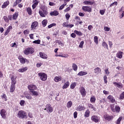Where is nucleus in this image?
Segmentation results:
<instances>
[{
	"label": "nucleus",
	"mask_w": 124,
	"mask_h": 124,
	"mask_svg": "<svg viewBox=\"0 0 124 124\" xmlns=\"http://www.w3.org/2000/svg\"><path fill=\"white\" fill-rule=\"evenodd\" d=\"M17 118H19V119H28V114L26 111L20 110L18 112Z\"/></svg>",
	"instance_id": "nucleus-1"
},
{
	"label": "nucleus",
	"mask_w": 124,
	"mask_h": 124,
	"mask_svg": "<svg viewBox=\"0 0 124 124\" xmlns=\"http://www.w3.org/2000/svg\"><path fill=\"white\" fill-rule=\"evenodd\" d=\"M42 10L39 11V13L41 17H46V15H47L48 12H47V7H42Z\"/></svg>",
	"instance_id": "nucleus-2"
},
{
	"label": "nucleus",
	"mask_w": 124,
	"mask_h": 124,
	"mask_svg": "<svg viewBox=\"0 0 124 124\" xmlns=\"http://www.w3.org/2000/svg\"><path fill=\"white\" fill-rule=\"evenodd\" d=\"M38 75L42 81H46L47 80V76L45 73H39Z\"/></svg>",
	"instance_id": "nucleus-3"
},
{
	"label": "nucleus",
	"mask_w": 124,
	"mask_h": 124,
	"mask_svg": "<svg viewBox=\"0 0 124 124\" xmlns=\"http://www.w3.org/2000/svg\"><path fill=\"white\" fill-rule=\"evenodd\" d=\"M34 52V49L33 48H26L24 51L25 55H30V54H33Z\"/></svg>",
	"instance_id": "nucleus-4"
},
{
	"label": "nucleus",
	"mask_w": 124,
	"mask_h": 124,
	"mask_svg": "<svg viewBox=\"0 0 124 124\" xmlns=\"http://www.w3.org/2000/svg\"><path fill=\"white\" fill-rule=\"evenodd\" d=\"M44 110H46L47 113H52L54 109H53V107L50 104H47L46 106V108Z\"/></svg>",
	"instance_id": "nucleus-5"
},
{
	"label": "nucleus",
	"mask_w": 124,
	"mask_h": 124,
	"mask_svg": "<svg viewBox=\"0 0 124 124\" xmlns=\"http://www.w3.org/2000/svg\"><path fill=\"white\" fill-rule=\"evenodd\" d=\"M91 120L93 122H94V123H99L100 122L99 117L95 115L92 116Z\"/></svg>",
	"instance_id": "nucleus-6"
},
{
	"label": "nucleus",
	"mask_w": 124,
	"mask_h": 124,
	"mask_svg": "<svg viewBox=\"0 0 124 124\" xmlns=\"http://www.w3.org/2000/svg\"><path fill=\"white\" fill-rule=\"evenodd\" d=\"M37 27H38V22L37 21H34L32 22L31 25V31L35 30Z\"/></svg>",
	"instance_id": "nucleus-7"
},
{
	"label": "nucleus",
	"mask_w": 124,
	"mask_h": 124,
	"mask_svg": "<svg viewBox=\"0 0 124 124\" xmlns=\"http://www.w3.org/2000/svg\"><path fill=\"white\" fill-rule=\"evenodd\" d=\"M0 114L2 119H6V115L7 114L6 113V110L3 109H1L0 111Z\"/></svg>",
	"instance_id": "nucleus-8"
},
{
	"label": "nucleus",
	"mask_w": 124,
	"mask_h": 124,
	"mask_svg": "<svg viewBox=\"0 0 124 124\" xmlns=\"http://www.w3.org/2000/svg\"><path fill=\"white\" fill-rule=\"evenodd\" d=\"M28 88L30 90V92L31 91H34V90H36L37 89V87L34 85L31 84L28 85Z\"/></svg>",
	"instance_id": "nucleus-9"
},
{
	"label": "nucleus",
	"mask_w": 124,
	"mask_h": 124,
	"mask_svg": "<svg viewBox=\"0 0 124 124\" xmlns=\"http://www.w3.org/2000/svg\"><path fill=\"white\" fill-rule=\"evenodd\" d=\"M82 10L86 12L87 11V12H92V8L87 6H85L82 7Z\"/></svg>",
	"instance_id": "nucleus-10"
},
{
	"label": "nucleus",
	"mask_w": 124,
	"mask_h": 124,
	"mask_svg": "<svg viewBox=\"0 0 124 124\" xmlns=\"http://www.w3.org/2000/svg\"><path fill=\"white\" fill-rule=\"evenodd\" d=\"M104 118L106 120V121H112V120H113V116H110L108 114H105L104 116Z\"/></svg>",
	"instance_id": "nucleus-11"
},
{
	"label": "nucleus",
	"mask_w": 124,
	"mask_h": 124,
	"mask_svg": "<svg viewBox=\"0 0 124 124\" xmlns=\"http://www.w3.org/2000/svg\"><path fill=\"white\" fill-rule=\"evenodd\" d=\"M17 79V77L13 76L11 78V84L12 85H16V83L17 81H16Z\"/></svg>",
	"instance_id": "nucleus-12"
},
{
	"label": "nucleus",
	"mask_w": 124,
	"mask_h": 124,
	"mask_svg": "<svg viewBox=\"0 0 124 124\" xmlns=\"http://www.w3.org/2000/svg\"><path fill=\"white\" fill-rule=\"evenodd\" d=\"M80 93L82 95V96H85L86 95L87 93L86 92V90H85V88L83 87H81L80 89Z\"/></svg>",
	"instance_id": "nucleus-13"
},
{
	"label": "nucleus",
	"mask_w": 124,
	"mask_h": 124,
	"mask_svg": "<svg viewBox=\"0 0 124 124\" xmlns=\"http://www.w3.org/2000/svg\"><path fill=\"white\" fill-rule=\"evenodd\" d=\"M21 63L24 64L26 62H29V61L26 58H24L23 57H20L18 58Z\"/></svg>",
	"instance_id": "nucleus-14"
},
{
	"label": "nucleus",
	"mask_w": 124,
	"mask_h": 124,
	"mask_svg": "<svg viewBox=\"0 0 124 124\" xmlns=\"http://www.w3.org/2000/svg\"><path fill=\"white\" fill-rule=\"evenodd\" d=\"M90 0H85L83 2V3L86 5H93L94 3V1H89Z\"/></svg>",
	"instance_id": "nucleus-15"
},
{
	"label": "nucleus",
	"mask_w": 124,
	"mask_h": 124,
	"mask_svg": "<svg viewBox=\"0 0 124 124\" xmlns=\"http://www.w3.org/2000/svg\"><path fill=\"white\" fill-rule=\"evenodd\" d=\"M113 85L115 86V87H117V88H119V89H122L124 87V85H123V84L122 83H118V82H113Z\"/></svg>",
	"instance_id": "nucleus-16"
},
{
	"label": "nucleus",
	"mask_w": 124,
	"mask_h": 124,
	"mask_svg": "<svg viewBox=\"0 0 124 124\" xmlns=\"http://www.w3.org/2000/svg\"><path fill=\"white\" fill-rule=\"evenodd\" d=\"M39 55H40V58H41L42 59H47L48 58V56L46 54L43 52H40Z\"/></svg>",
	"instance_id": "nucleus-17"
},
{
	"label": "nucleus",
	"mask_w": 124,
	"mask_h": 124,
	"mask_svg": "<svg viewBox=\"0 0 124 124\" xmlns=\"http://www.w3.org/2000/svg\"><path fill=\"white\" fill-rule=\"evenodd\" d=\"M63 27H65L66 28H72L73 27H74V25L73 24H68L67 22H64L62 24Z\"/></svg>",
	"instance_id": "nucleus-18"
},
{
	"label": "nucleus",
	"mask_w": 124,
	"mask_h": 124,
	"mask_svg": "<svg viewBox=\"0 0 124 124\" xmlns=\"http://www.w3.org/2000/svg\"><path fill=\"white\" fill-rule=\"evenodd\" d=\"M108 99L112 103H114L116 101V99H115V98L113 97L112 95H109L108 97Z\"/></svg>",
	"instance_id": "nucleus-19"
},
{
	"label": "nucleus",
	"mask_w": 124,
	"mask_h": 124,
	"mask_svg": "<svg viewBox=\"0 0 124 124\" xmlns=\"http://www.w3.org/2000/svg\"><path fill=\"white\" fill-rule=\"evenodd\" d=\"M30 93H32V95L34 96H38V95H39V92L34 90H31Z\"/></svg>",
	"instance_id": "nucleus-20"
},
{
	"label": "nucleus",
	"mask_w": 124,
	"mask_h": 124,
	"mask_svg": "<svg viewBox=\"0 0 124 124\" xmlns=\"http://www.w3.org/2000/svg\"><path fill=\"white\" fill-rule=\"evenodd\" d=\"M50 16H58L59 15V12L58 11H54L50 13Z\"/></svg>",
	"instance_id": "nucleus-21"
},
{
	"label": "nucleus",
	"mask_w": 124,
	"mask_h": 124,
	"mask_svg": "<svg viewBox=\"0 0 124 124\" xmlns=\"http://www.w3.org/2000/svg\"><path fill=\"white\" fill-rule=\"evenodd\" d=\"M94 72L95 74H99L101 72V69L99 67H96L94 69Z\"/></svg>",
	"instance_id": "nucleus-22"
},
{
	"label": "nucleus",
	"mask_w": 124,
	"mask_h": 124,
	"mask_svg": "<svg viewBox=\"0 0 124 124\" xmlns=\"http://www.w3.org/2000/svg\"><path fill=\"white\" fill-rule=\"evenodd\" d=\"M86 109V108L83 106H80L79 105L78 107L77 108L76 110L77 111H83V110H85Z\"/></svg>",
	"instance_id": "nucleus-23"
},
{
	"label": "nucleus",
	"mask_w": 124,
	"mask_h": 124,
	"mask_svg": "<svg viewBox=\"0 0 124 124\" xmlns=\"http://www.w3.org/2000/svg\"><path fill=\"white\" fill-rule=\"evenodd\" d=\"M69 87V81H67L66 82L64 85H63V86L62 87V88L63 89H67L68 87Z\"/></svg>",
	"instance_id": "nucleus-24"
},
{
	"label": "nucleus",
	"mask_w": 124,
	"mask_h": 124,
	"mask_svg": "<svg viewBox=\"0 0 124 124\" xmlns=\"http://www.w3.org/2000/svg\"><path fill=\"white\" fill-rule=\"evenodd\" d=\"M88 74V72H84V71H80L78 74V76H84L85 75H87Z\"/></svg>",
	"instance_id": "nucleus-25"
},
{
	"label": "nucleus",
	"mask_w": 124,
	"mask_h": 124,
	"mask_svg": "<svg viewBox=\"0 0 124 124\" xmlns=\"http://www.w3.org/2000/svg\"><path fill=\"white\" fill-rule=\"evenodd\" d=\"M114 110L115 112H116V113H120L121 111V108L120 107V106L116 105L115 107Z\"/></svg>",
	"instance_id": "nucleus-26"
},
{
	"label": "nucleus",
	"mask_w": 124,
	"mask_h": 124,
	"mask_svg": "<svg viewBox=\"0 0 124 124\" xmlns=\"http://www.w3.org/2000/svg\"><path fill=\"white\" fill-rule=\"evenodd\" d=\"M42 24L43 25V27L45 28V27L47 26V24H48V20H47V19H44L42 21Z\"/></svg>",
	"instance_id": "nucleus-27"
},
{
	"label": "nucleus",
	"mask_w": 124,
	"mask_h": 124,
	"mask_svg": "<svg viewBox=\"0 0 124 124\" xmlns=\"http://www.w3.org/2000/svg\"><path fill=\"white\" fill-rule=\"evenodd\" d=\"M54 81L55 82H60V81H62V77L58 76V77H55L54 78Z\"/></svg>",
	"instance_id": "nucleus-28"
},
{
	"label": "nucleus",
	"mask_w": 124,
	"mask_h": 124,
	"mask_svg": "<svg viewBox=\"0 0 124 124\" xmlns=\"http://www.w3.org/2000/svg\"><path fill=\"white\" fill-rule=\"evenodd\" d=\"M9 5V1H6V2L3 3V4L2 5V8H6L7 6Z\"/></svg>",
	"instance_id": "nucleus-29"
},
{
	"label": "nucleus",
	"mask_w": 124,
	"mask_h": 124,
	"mask_svg": "<svg viewBox=\"0 0 124 124\" xmlns=\"http://www.w3.org/2000/svg\"><path fill=\"white\" fill-rule=\"evenodd\" d=\"M28 70V67H23V68L18 69V72H25V71H27Z\"/></svg>",
	"instance_id": "nucleus-30"
},
{
	"label": "nucleus",
	"mask_w": 124,
	"mask_h": 124,
	"mask_svg": "<svg viewBox=\"0 0 124 124\" xmlns=\"http://www.w3.org/2000/svg\"><path fill=\"white\" fill-rule=\"evenodd\" d=\"M116 56L118 59H122V58H123V52L120 51L119 52L117 53Z\"/></svg>",
	"instance_id": "nucleus-31"
},
{
	"label": "nucleus",
	"mask_w": 124,
	"mask_h": 124,
	"mask_svg": "<svg viewBox=\"0 0 124 124\" xmlns=\"http://www.w3.org/2000/svg\"><path fill=\"white\" fill-rule=\"evenodd\" d=\"M102 46L104 47V48L107 49V50H109V48H108V45L106 42H103L102 44Z\"/></svg>",
	"instance_id": "nucleus-32"
},
{
	"label": "nucleus",
	"mask_w": 124,
	"mask_h": 124,
	"mask_svg": "<svg viewBox=\"0 0 124 124\" xmlns=\"http://www.w3.org/2000/svg\"><path fill=\"white\" fill-rule=\"evenodd\" d=\"M24 95L25 96V97H26L27 98V99H29V100L32 99V97H31V95H30L29 94H27L25 92H24Z\"/></svg>",
	"instance_id": "nucleus-33"
},
{
	"label": "nucleus",
	"mask_w": 124,
	"mask_h": 124,
	"mask_svg": "<svg viewBox=\"0 0 124 124\" xmlns=\"http://www.w3.org/2000/svg\"><path fill=\"white\" fill-rule=\"evenodd\" d=\"M15 85L16 84H11L10 87V92L13 93L15 91Z\"/></svg>",
	"instance_id": "nucleus-34"
},
{
	"label": "nucleus",
	"mask_w": 124,
	"mask_h": 124,
	"mask_svg": "<svg viewBox=\"0 0 124 124\" xmlns=\"http://www.w3.org/2000/svg\"><path fill=\"white\" fill-rule=\"evenodd\" d=\"M1 97L3 100H4V101H7V96L4 93H3L2 95L1 96Z\"/></svg>",
	"instance_id": "nucleus-35"
},
{
	"label": "nucleus",
	"mask_w": 124,
	"mask_h": 124,
	"mask_svg": "<svg viewBox=\"0 0 124 124\" xmlns=\"http://www.w3.org/2000/svg\"><path fill=\"white\" fill-rule=\"evenodd\" d=\"M84 117L86 118H89L90 117V110L87 109L85 112Z\"/></svg>",
	"instance_id": "nucleus-36"
},
{
	"label": "nucleus",
	"mask_w": 124,
	"mask_h": 124,
	"mask_svg": "<svg viewBox=\"0 0 124 124\" xmlns=\"http://www.w3.org/2000/svg\"><path fill=\"white\" fill-rule=\"evenodd\" d=\"M72 67L74 71H77V69H78V66H77L76 64L73 63L72 65Z\"/></svg>",
	"instance_id": "nucleus-37"
},
{
	"label": "nucleus",
	"mask_w": 124,
	"mask_h": 124,
	"mask_svg": "<svg viewBox=\"0 0 124 124\" xmlns=\"http://www.w3.org/2000/svg\"><path fill=\"white\" fill-rule=\"evenodd\" d=\"M34 3L32 5V7L33 9H34L37 5H38V3H39V1L33 2Z\"/></svg>",
	"instance_id": "nucleus-38"
},
{
	"label": "nucleus",
	"mask_w": 124,
	"mask_h": 124,
	"mask_svg": "<svg viewBox=\"0 0 124 124\" xmlns=\"http://www.w3.org/2000/svg\"><path fill=\"white\" fill-rule=\"evenodd\" d=\"M18 12L15 13L13 16V19L14 20H16V19L18 18Z\"/></svg>",
	"instance_id": "nucleus-39"
},
{
	"label": "nucleus",
	"mask_w": 124,
	"mask_h": 124,
	"mask_svg": "<svg viewBox=\"0 0 124 124\" xmlns=\"http://www.w3.org/2000/svg\"><path fill=\"white\" fill-rule=\"evenodd\" d=\"M94 42L96 45L98 44V37L97 36H95L94 37Z\"/></svg>",
	"instance_id": "nucleus-40"
},
{
	"label": "nucleus",
	"mask_w": 124,
	"mask_h": 124,
	"mask_svg": "<svg viewBox=\"0 0 124 124\" xmlns=\"http://www.w3.org/2000/svg\"><path fill=\"white\" fill-rule=\"evenodd\" d=\"M72 106V101H69L67 104V108H70Z\"/></svg>",
	"instance_id": "nucleus-41"
},
{
	"label": "nucleus",
	"mask_w": 124,
	"mask_h": 124,
	"mask_svg": "<svg viewBox=\"0 0 124 124\" xmlns=\"http://www.w3.org/2000/svg\"><path fill=\"white\" fill-rule=\"evenodd\" d=\"M95 100H96V99L94 96H93V97H92L90 99V101L91 102H92V103H94V102H95Z\"/></svg>",
	"instance_id": "nucleus-42"
},
{
	"label": "nucleus",
	"mask_w": 124,
	"mask_h": 124,
	"mask_svg": "<svg viewBox=\"0 0 124 124\" xmlns=\"http://www.w3.org/2000/svg\"><path fill=\"white\" fill-rule=\"evenodd\" d=\"M122 120H123V117H119L116 121V124H120L121 123V122L122 121Z\"/></svg>",
	"instance_id": "nucleus-43"
},
{
	"label": "nucleus",
	"mask_w": 124,
	"mask_h": 124,
	"mask_svg": "<svg viewBox=\"0 0 124 124\" xmlns=\"http://www.w3.org/2000/svg\"><path fill=\"white\" fill-rule=\"evenodd\" d=\"M88 106L89 108L91 109V110H94L95 109L94 107H93V105H92V104H88Z\"/></svg>",
	"instance_id": "nucleus-44"
},
{
	"label": "nucleus",
	"mask_w": 124,
	"mask_h": 124,
	"mask_svg": "<svg viewBox=\"0 0 124 124\" xmlns=\"http://www.w3.org/2000/svg\"><path fill=\"white\" fill-rule=\"evenodd\" d=\"M27 12H28L29 15H31V8H27Z\"/></svg>",
	"instance_id": "nucleus-45"
},
{
	"label": "nucleus",
	"mask_w": 124,
	"mask_h": 124,
	"mask_svg": "<svg viewBox=\"0 0 124 124\" xmlns=\"http://www.w3.org/2000/svg\"><path fill=\"white\" fill-rule=\"evenodd\" d=\"M74 32L78 35H79V36L82 35V32H81V31H78L75 30L74 31Z\"/></svg>",
	"instance_id": "nucleus-46"
},
{
	"label": "nucleus",
	"mask_w": 124,
	"mask_h": 124,
	"mask_svg": "<svg viewBox=\"0 0 124 124\" xmlns=\"http://www.w3.org/2000/svg\"><path fill=\"white\" fill-rule=\"evenodd\" d=\"M75 87H76V82H74L73 83H72V84L71 85V89H72V90H73V89H74V88H75Z\"/></svg>",
	"instance_id": "nucleus-47"
},
{
	"label": "nucleus",
	"mask_w": 124,
	"mask_h": 124,
	"mask_svg": "<svg viewBox=\"0 0 124 124\" xmlns=\"http://www.w3.org/2000/svg\"><path fill=\"white\" fill-rule=\"evenodd\" d=\"M114 5H118V2L117 1H114L113 3H111L110 5H109V7H112V6H114Z\"/></svg>",
	"instance_id": "nucleus-48"
},
{
	"label": "nucleus",
	"mask_w": 124,
	"mask_h": 124,
	"mask_svg": "<svg viewBox=\"0 0 124 124\" xmlns=\"http://www.w3.org/2000/svg\"><path fill=\"white\" fill-rule=\"evenodd\" d=\"M114 107H115V104H112L110 105V108L112 112H115V108H114Z\"/></svg>",
	"instance_id": "nucleus-49"
},
{
	"label": "nucleus",
	"mask_w": 124,
	"mask_h": 124,
	"mask_svg": "<svg viewBox=\"0 0 124 124\" xmlns=\"http://www.w3.org/2000/svg\"><path fill=\"white\" fill-rule=\"evenodd\" d=\"M84 41H81L80 43V44L78 46V47L79 48H83V46H84Z\"/></svg>",
	"instance_id": "nucleus-50"
},
{
	"label": "nucleus",
	"mask_w": 124,
	"mask_h": 124,
	"mask_svg": "<svg viewBox=\"0 0 124 124\" xmlns=\"http://www.w3.org/2000/svg\"><path fill=\"white\" fill-rule=\"evenodd\" d=\"M66 5V3H65L64 4H62L61 5L59 8V10H62L63 8H64V7Z\"/></svg>",
	"instance_id": "nucleus-51"
},
{
	"label": "nucleus",
	"mask_w": 124,
	"mask_h": 124,
	"mask_svg": "<svg viewBox=\"0 0 124 124\" xmlns=\"http://www.w3.org/2000/svg\"><path fill=\"white\" fill-rule=\"evenodd\" d=\"M120 99H124V92H123L120 96Z\"/></svg>",
	"instance_id": "nucleus-52"
},
{
	"label": "nucleus",
	"mask_w": 124,
	"mask_h": 124,
	"mask_svg": "<svg viewBox=\"0 0 124 124\" xmlns=\"http://www.w3.org/2000/svg\"><path fill=\"white\" fill-rule=\"evenodd\" d=\"M104 29V31H109L110 30V28L107 27V26H105Z\"/></svg>",
	"instance_id": "nucleus-53"
},
{
	"label": "nucleus",
	"mask_w": 124,
	"mask_h": 124,
	"mask_svg": "<svg viewBox=\"0 0 124 124\" xmlns=\"http://www.w3.org/2000/svg\"><path fill=\"white\" fill-rule=\"evenodd\" d=\"M55 26H56V23H52L51 24H50L48 26V29H51V28H52V27Z\"/></svg>",
	"instance_id": "nucleus-54"
},
{
	"label": "nucleus",
	"mask_w": 124,
	"mask_h": 124,
	"mask_svg": "<svg viewBox=\"0 0 124 124\" xmlns=\"http://www.w3.org/2000/svg\"><path fill=\"white\" fill-rule=\"evenodd\" d=\"M33 43H35V44H40V40L34 41Z\"/></svg>",
	"instance_id": "nucleus-55"
},
{
	"label": "nucleus",
	"mask_w": 124,
	"mask_h": 124,
	"mask_svg": "<svg viewBox=\"0 0 124 124\" xmlns=\"http://www.w3.org/2000/svg\"><path fill=\"white\" fill-rule=\"evenodd\" d=\"M65 17L66 20H69V18H70V15H69L68 14H66L65 15Z\"/></svg>",
	"instance_id": "nucleus-56"
},
{
	"label": "nucleus",
	"mask_w": 124,
	"mask_h": 124,
	"mask_svg": "<svg viewBox=\"0 0 124 124\" xmlns=\"http://www.w3.org/2000/svg\"><path fill=\"white\" fill-rule=\"evenodd\" d=\"M104 80L106 84L107 83V77L106 76H104Z\"/></svg>",
	"instance_id": "nucleus-57"
},
{
	"label": "nucleus",
	"mask_w": 124,
	"mask_h": 124,
	"mask_svg": "<svg viewBox=\"0 0 124 124\" xmlns=\"http://www.w3.org/2000/svg\"><path fill=\"white\" fill-rule=\"evenodd\" d=\"M20 104L21 106H24V104H25V101L24 100H21L20 102Z\"/></svg>",
	"instance_id": "nucleus-58"
},
{
	"label": "nucleus",
	"mask_w": 124,
	"mask_h": 124,
	"mask_svg": "<svg viewBox=\"0 0 124 124\" xmlns=\"http://www.w3.org/2000/svg\"><path fill=\"white\" fill-rule=\"evenodd\" d=\"M23 33H24V34L25 35L29 34V33H30V31L28 30H25Z\"/></svg>",
	"instance_id": "nucleus-59"
},
{
	"label": "nucleus",
	"mask_w": 124,
	"mask_h": 124,
	"mask_svg": "<svg viewBox=\"0 0 124 124\" xmlns=\"http://www.w3.org/2000/svg\"><path fill=\"white\" fill-rule=\"evenodd\" d=\"M120 19H122L124 16V12H122V13H121V14H120Z\"/></svg>",
	"instance_id": "nucleus-60"
},
{
	"label": "nucleus",
	"mask_w": 124,
	"mask_h": 124,
	"mask_svg": "<svg viewBox=\"0 0 124 124\" xmlns=\"http://www.w3.org/2000/svg\"><path fill=\"white\" fill-rule=\"evenodd\" d=\"M100 13L101 15H104V14L105 13V11L103 10H100Z\"/></svg>",
	"instance_id": "nucleus-61"
},
{
	"label": "nucleus",
	"mask_w": 124,
	"mask_h": 124,
	"mask_svg": "<svg viewBox=\"0 0 124 124\" xmlns=\"http://www.w3.org/2000/svg\"><path fill=\"white\" fill-rule=\"evenodd\" d=\"M105 71L106 74H107V75H109V74H110V72H109V70H108V69L105 70Z\"/></svg>",
	"instance_id": "nucleus-62"
},
{
	"label": "nucleus",
	"mask_w": 124,
	"mask_h": 124,
	"mask_svg": "<svg viewBox=\"0 0 124 124\" xmlns=\"http://www.w3.org/2000/svg\"><path fill=\"white\" fill-rule=\"evenodd\" d=\"M71 37H73V38H75V37H76V34L75 33H72L71 34Z\"/></svg>",
	"instance_id": "nucleus-63"
},
{
	"label": "nucleus",
	"mask_w": 124,
	"mask_h": 124,
	"mask_svg": "<svg viewBox=\"0 0 124 124\" xmlns=\"http://www.w3.org/2000/svg\"><path fill=\"white\" fill-rule=\"evenodd\" d=\"M77 111H75L74 113V118L75 119H76V118H77Z\"/></svg>",
	"instance_id": "nucleus-64"
}]
</instances>
